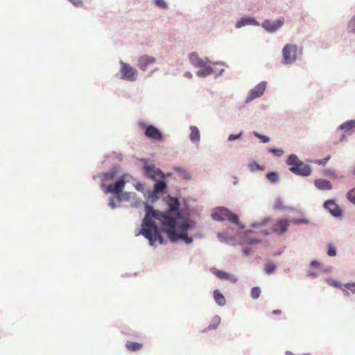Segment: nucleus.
Instances as JSON below:
<instances>
[{"label": "nucleus", "mask_w": 355, "mask_h": 355, "mask_svg": "<svg viewBox=\"0 0 355 355\" xmlns=\"http://www.w3.org/2000/svg\"><path fill=\"white\" fill-rule=\"evenodd\" d=\"M139 125L144 129V135L146 137L150 139H153L156 141L162 140V134L157 128L153 125H147L146 123L140 121L139 122Z\"/></svg>", "instance_id": "20e7f679"}, {"label": "nucleus", "mask_w": 355, "mask_h": 355, "mask_svg": "<svg viewBox=\"0 0 355 355\" xmlns=\"http://www.w3.org/2000/svg\"><path fill=\"white\" fill-rule=\"evenodd\" d=\"M327 282L329 285L336 288H338L340 290H342L343 292H345V295L348 296L349 295V292L345 290V288H343V285H342L339 282L332 279H327Z\"/></svg>", "instance_id": "412c9836"}, {"label": "nucleus", "mask_w": 355, "mask_h": 355, "mask_svg": "<svg viewBox=\"0 0 355 355\" xmlns=\"http://www.w3.org/2000/svg\"><path fill=\"white\" fill-rule=\"evenodd\" d=\"M284 24V19L275 21L266 20L261 26L269 33H273Z\"/></svg>", "instance_id": "1a4fd4ad"}, {"label": "nucleus", "mask_w": 355, "mask_h": 355, "mask_svg": "<svg viewBox=\"0 0 355 355\" xmlns=\"http://www.w3.org/2000/svg\"><path fill=\"white\" fill-rule=\"evenodd\" d=\"M348 28L349 31L355 33V15L349 21Z\"/></svg>", "instance_id": "c9c22d12"}, {"label": "nucleus", "mask_w": 355, "mask_h": 355, "mask_svg": "<svg viewBox=\"0 0 355 355\" xmlns=\"http://www.w3.org/2000/svg\"><path fill=\"white\" fill-rule=\"evenodd\" d=\"M266 82H261L252 89L249 92L247 101H251L253 99L261 96L266 90Z\"/></svg>", "instance_id": "6e6552de"}, {"label": "nucleus", "mask_w": 355, "mask_h": 355, "mask_svg": "<svg viewBox=\"0 0 355 355\" xmlns=\"http://www.w3.org/2000/svg\"><path fill=\"white\" fill-rule=\"evenodd\" d=\"M109 206L112 208V209H114L116 205L115 204V198H110V200H109Z\"/></svg>", "instance_id": "37998d69"}, {"label": "nucleus", "mask_w": 355, "mask_h": 355, "mask_svg": "<svg viewBox=\"0 0 355 355\" xmlns=\"http://www.w3.org/2000/svg\"><path fill=\"white\" fill-rule=\"evenodd\" d=\"M242 135V132H240L237 135H230L228 137L229 141H234L237 139H239Z\"/></svg>", "instance_id": "a19ab883"}, {"label": "nucleus", "mask_w": 355, "mask_h": 355, "mask_svg": "<svg viewBox=\"0 0 355 355\" xmlns=\"http://www.w3.org/2000/svg\"><path fill=\"white\" fill-rule=\"evenodd\" d=\"M214 298L215 302L219 306H224L225 304V303H226V300H225V297L218 290H215L214 291Z\"/></svg>", "instance_id": "a211bd4d"}, {"label": "nucleus", "mask_w": 355, "mask_h": 355, "mask_svg": "<svg viewBox=\"0 0 355 355\" xmlns=\"http://www.w3.org/2000/svg\"><path fill=\"white\" fill-rule=\"evenodd\" d=\"M211 217L213 219L216 220H228L232 223L236 224L238 225L240 228H244L245 226L242 225L239 220L237 215L232 213L229 209L224 208V207H220L216 209L212 214Z\"/></svg>", "instance_id": "f03ea898"}, {"label": "nucleus", "mask_w": 355, "mask_h": 355, "mask_svg": "<svg viewBox=\"0 0 355 355\" xmlns=\"http://www.w3.org/2000/svg\"><path fill=\"white\" fill-rule=\"evenodd\" d=\"M353 173H354V175H355V166H354V168L353 170Z\"/></svg>", "instance_id": "13d9d810"}, {"label": "nucleus", "mask_w": 355, "mask_h": 355, "mask_svg": "<svg viewBox=\"0 0 355 355\" xmlns=\"http://www.w3.org/2000/svg\"><path fill=\"white\" fill-rule=\"evenodd\" d=\"M144 169L146 175L155 180H157L158 178H164L162 172L159 169L155 168L153 165L146 166H144Z\"/></svg>", "instance_id": "f8f14e48"}, {"label": "nucleus", "mask_w": 355, "mask_h": 355, "mask_svg": "<svg viewBox=\"0 0 355 355\" xmlns=\"http://www.w3.org/2000/svg\"><path fill=\"white\" fill-rule=\"evenodd\" d=\"M173 170L177 172L180 178L182 180L190 179V174L186 169L181 167H175Z\"/></svg>", "instance_id": "6ab92c4d"}, {"label": "nucleus", "mask_w": 355, "mask_h": 355, "mask_svg": "<svg viewBox=\"0 0 355 355\" xmlns=\"http://www.w3.org/2000/svg\"><path fill=\"white\" fill-rule=\"evenodd\" d=\"M220 323V318L218 315H215L212 318L210 324L208 327V329H216Z\"/></svg>", "instance_id": "b1692460"}, {"label": "nucleus", "mask_w": 355, "mask_h": 355, "mask_svg": "<svg viewBox=\"0 0 355 355\" xmlns=\"http://www.w3.org/2000/svg\"><path fill=\"white\" fill-rule=\"evenodd\" d=\"M189 59L191 64L196 67H202L205 65V62L200 58H199L198 55L196 53H191Z\"/></svg>", "instance_id": "f3484780"}, {"label": "nucleus", "mask_w": 355, "mask_h": 355, "mask_svg": "<svg viewBox=\"0 0 355 355\" xmlns=\"http://www.w3.org/2000/svg\"><path fill=\"white\" fill-rule=\"evenodd\" d=\"M116 177V172L114 171H110L109 172L105 173L103 174V182L105 183V181L112 180Z\"/></svg>", "instance_id": "a878e982"}, {"label": "nucleus", "mask_w": 355, "mask_h": 355, "mask_svg": "<svg viewBox=\"0 0 355 355\" xmlns=\"http://www.w3.org/2000/svg\"><path fill=\"white\" fill-rule=\"evenodd\" d=\"M155 59L153 57L144 55L141 56L138 61V67L142 70H146L148 67L153 64Z\"/></svg>", "instance_id": "ddd939ff"}, {"label": "nucleus", "mask_w": 355, "mask_h": 355, "mask_svg": "<svg viewBox=\"0 0 355 355\" xmlns=\"http://www.w3.org/2000/svg\"><path fill=\"white\" fill-rule=\"evenodd\" d=\"M269 152H270L271 153L277 157L282 156L284 153V151L282 150L276 148H270Z\"/></svg>", "instance_id": "58836bf2"}, {"label": "nucleus", "mask_w": 355, "mask_h": 355, "mask_svg": "<svg viewBox=\"0 0 355 355\" xmlns=\"http://www.w3.org/2000/svg\"><path fill=\"white\" fill-rule=\"evenodd\" d=\"M324 207L334 217H340L343 215L342 209L333 200L326 201Z\"/></svg>", "instance_id": "0eeeda50"}, {"label": "nucleus", "mask_w": 355, "mask_h": 355, "mask_svg": "<svg viewBox=\"0 0 355 355\" xmlns=\"http://www.w3.org/2000/svg\"><path fill=\"white\" fill-rule=\"evenodd\" d=\"M166 182L163 180H157L154 186V191L156 193H159L164 191L166 189Z\"/></svg>", "instance_id": "4be33fe9"}, {"label": "nucleus", "mask_w": 355, "mask_h": 355, "mask_svg": "<svg viewBox=\"0 0 355 355\" xmlns=\"http://www.w3.org/2000/svg\"><path fill=\"white\" fill-rule=\"evenodd\" d=\"M245 25H255L259 26V23L253 17L241 18L236 22V28H241Z\"/></svg>", "instance_id": "dca6fc26"}, {"label": "nucleus", "mask_w": 355, "mask_h": 355, "mask_svg": "<svg viewBox=\"0 0 355 355\" xmlns=\"http://www.w3.org/2000/svg\"><path fill=\"white\" fill-rule=\"evenodd\" d=\"M320 265V263L315 260L312 261L310 263V266L313 268H318Z\"/></svg>", "instance_id": "c03bdc74"}, {"label": "nucleus", "mask_w": 355, "mask_h": 355, "mask_svg": "<svg viewBox=\"0 0 355 355\" xmlns=\"http://www.w3.org/2000/svg\"><path fill=\"white\" fill-rule=\"evenodd\" d=\"M315 186L322 190H330L332 189V184L324 179H316L314 181Z\"/></svg>", "instance_id": "2eb2a0df"}, {"label": "nucleus", "mask_w": 355, "mask_h": 355, "mask_svg": "<svg viewBox=\"0 0 355 355\" xmlns=\"http://www.w3.org/2000/svg\"><path fill=\"white\" fill-rule=\"evenodd\" d=\"M276 266L272 262H268L266 263L264 270L268 274H270L274 272Z\"/></svg>", "instance_id": "c85d7f7f"}, {"label": "nucleus", "mask_w": 355, "mask_h": 355, "mask_svg": "<svg viewBox=\"0 0 355 355\" xmlns=\"http://www.w3.org/2000/svg\"><path fill=\"white\" fill-rule=\"evenodd\" d=\"M272 313V314H275V315H279L281 313V311L280 310H274Z\"/></svg>", "instance_id": "8fccbe9b"}, {"label": "nucleus", "mask_w": 355, "mask_h": 355, "mask_svg": "<svg viewBox=\"0 0 355 355\" xmlns=\"http://www.w3.org/2000/svg\"><path fill=\"white\" fill-rule=\"evenodd\" d=\"M214 274L220 279H227L232 283H236L238 281L237 277L231 273L225 272L218 270H215L214 271Z\"/></svg>", "instance_id": "4468645a"}, {"label": "nucleus", "mask_w": 355, "mask_h": 355, "mask_svg": "<svg viewBox=\"0 0 355 355\" xmlns=\"http://www.w3.org/2000/svg\"><path fill=\"white\" fill-rule=\"evenodd\" d=\"M200 137V136L198 129L195 126L191 127L190 139L193 142H198Z\"/></svg>", "instance_id": "aec40b11"}, {"label": "nucleus", "mask_w": 355, "mask_h": 355, "mask_svg": "<svg viewBox=\"0 0 355 355\" xmlns=\"http://www.w3.org/2000/svg\"><path fill=\"white\" fill-rule=\"evenodd\" d=\"M289 226V220L284 218L277 219L272 230L274 232L282 234L286 232Z\"/></svg>", "instance_id": "9b49d317"}, {"label": "nucleus", "mask_w": 355, "mask_h": 355, "mask_svg": "<svg viewBox=\"0 0 355 355\" xmlns=\"http://www.w3.org/2000/svg\"><path fill=\"white\" fill-rule=\"evenodd\" d=\"M125 184V181L122 178L119 180H117L114 184H110L107 186H106L105 183L102 182L101 187L105 193H111L116 196L119 193L122 192Z\"/></svg>", "instance_id": "39448f33"}, {"label": "nucleus", "mask_w": 355, "mask_h": 355, "mask_svg": "<svg viewBox=\"0 0 355 355\" xmlns=\"http://www.w3.org/2000/svg\"><path fill=\"white\" fill-rule=\"evenodd\" d=\"M297 45L286 44L282 49L283 63L286 64L293 63L297 59Z\"/></svg>", "instance_id": "7ed1b4c3"}, {"label": "nucleus", "mask_w": 355, "mask_h": 355, "mask_svg": "<svg viewBox=\"0 0 355 355\" xmlns=\"http://www.w3.org/2000/svg\"><path fill=\"white\" fill-rule=\"evenodd\" d=\"M243 252L246 254V255H248L250 254V250H248V249H245L243 250Z\"/></svg>", "instance_id": "603ef678"}, {"label": "nucleus", "mask_w": 355, "mask_h": 355, "mask_svg": "<svg viewBox=\"0 0 355 355\" xmlns=\"http://www.w3.org/2000/svg\"><path fill=\"white\" fill-rule=\"evenodd\" d=\"M343 288L345 291L349 290L352 293H355V283H347L343 285Z\"/></svg>", "instance_id": "473e14b6"}, {"label": "nucleus", "mask_w": 355, "mask_h": 355, "mask_svg": "<svg viewBox=\"0 0 355 355\" xmlns=\"http://www.w3.org/2000/svg\"><path fill=\"white\" fill-rule=\"evenodd\" d=\"M155 3L157 7L165 9L168 7V4L164 0H155Z\"/></svg>", "instance_id": "72a5a7b5"}, {"label": "nucleus", "mask_w": 355, "mask_h": 355, "mask_svg": "<svg viewBox=\"0 0 355 355\" xmlns=\"http://www.w3.org/2000/svg\"><path fill=\"white\" fill-rule=\"evenodd\" d=\"M290 171L295 175L307 176L311 174V167L302 162H300L295 166H291Z\"/></svg>", "instance_id": "423d86ee"}, {"label": "nucleus", "mask_w": 355, "mask_h": 355, "mask_svg": "<svg viewBox=\"0 0 355 355\" xmlns=\"http://www.w3.org/2000/svg\"><path fill=\"white\" fill-rule=\"evenodd\" d=\"M340 128L341 130H349L350 129H352V128H355V121L352 120V121L345 122V123H343L340 126Z\"/></svg>", "instance_id": "bb28decb"}, {"label": "nucleus", "mask_w": 355, "mask_h": 355, "mask_svg": "<svg viewBox=\"0 0 355 355\" xmlns=\"http://www.w3.org/2000/svg\"><path fill=\"white\" fill-rule=\"evenodd\" d=\"M345 135H343V136L341 137V138L340 139V141H343V139H345Z\"/></svg>", "instance_id": "864d4df0"}, {"label": "nucleus", "mask_w": 355, "mask_h": 355, "mask_svg": "<svg viewBox=\"0 0 355 355\" xmlns=\"http://www.w3.org/2000/svg\"><path fill=\"white\" fill-rule=\"evenodd\" d=\"M142 345L138 343L135 342V351L141 349Z\"/></svg>", "instance_id": "de8ad7c7"}, {"label": "nucleus", "mask_w": 355, "mask_h": 355, "mask_svg": "<svg viewBox=\"0 0 355 355\" xmlns=\"http://www.w3.org/2000/svg\"><path fill=\"white\" fill-rule=\"evenodd\" d=\"M327 254L330 257H334L336 254V248L331 244L328 245Z\"/></svg>", "instance_id": "f704fd0d"}, {"label": "nucleus", "mask_w": 355, "mask_h": 355, "mask_svg": "<svg viewBox=\"0 0 355 355\" xmlns=\"http://www.w3.org/2000/svg\"><path fill=\"white\" fill-rule=\"evenodd\" d=\"M266 178L272 183H276L279 180V175L276 172H270L266 174Z\"/></svg>", "instance_id": "393cba45"}, {"label": "nucleus", "mask_w": 355, "mask_h": 355, "mask_svg": "<svg viewBox=\"0 0 355 355\" xmlns=\"http://www.w3.org/2000/svg\"><path fill=\"white\" fill-rule=\"evenodd\" d=\"M184 76L187 78H191L192 77V74L190 72H187Z\"/></svg>", "instance_id": "3c124183"}, {"label": "nucleus", "mask_w": 355, "mask_h": 355, "mask_svg": "<svg viewBox=\"0 0 355 355\" xmlns=\"http://www.w3.org/2000/svg\"><path fill=\"white\" fill-rule=\"evenodd\" d=\"M127 348L130 350H133V343L132 342H128L126 344Z\"/></svg>", "instance_id": "49530a36"}, {"label": "nucleus", "mask_w": 355, "mask_h": 355, "mask_svg": "<svg viewBox=\"0 0 355 355\" xmlns=\"http://www.w3.org/2000/svg\"><path fill=\"white\" fill-rule=\"evenodd\" d=\"M331 156L328 155L325 158L322 159H317L313 161L315 164H319V165H325L327 162L330 159Z\"/></svg>", "instance_id": "e433bc0d"}, {"label": "nucleus", "mask_w": 355, "mask_h": 355, "mask_svg": "<svg viewBox=\"0 0 355 355\" xmlns=\"http://www.w3.org/2000/svg\"><path fill=\"white\" fill-rule=\"evenodd\" d=\"M289 222L293 223L295 224H302V223L307 224L308 223V220L305 218L292 219Z\"/></svg>", "instance_id": "ea45409f"}, {"label": "nucleus", "mask_w": 355, "mask_h": 355, "mask_svg": "<svg viewBox=\"0 0 355 355\" xmlns=\"http://www.w3.org/2000/svg\"><path fill=\"white\" fill-rule=\"evenodd\" d=\"M309 275L315 276V275L314 273H313V272H310Z\"/></svg>", "instance_id": "6e6d98bb"}, {"label": "nucleus", "mask_w": 355, "mask_h": 355, "mask_svg": "<svg viewBox=\"0 0 355 355\" xmlns=\"http://www.w3.org/2000/svg\"><path fill=\"white\" fill-rule=\"evenodd\" d=\"M254 134L257 137L261 139V142H263V143H267L270 141L269 137H268L267 136L260 135L259 133H258L257 132H254Z\"/></svg>", "instance_id": "4c0bfd02"}, {"label": "nucleus", "mask_w": 355, "mask_h": 355, "mask_svg": "<svg viewBox=\"0 0 355 355\" xmlns=\"http://www.w3.org/2000/svg\"><path fill=\"white\" fill-rule=\"evenodd\" d=\"M275 208H276V209H279V206H277V205L276 204V205H275Z\"/></svg>", "instance_id": "4d7b16f0"}, {"label": "nucleus", "mask_w": 355, "mask_h": 355, "mask_svg": "<svg viewBox=\"0 0 355 355\" xmlns=\"http://www.w3.org/2000/svg\"><path fill=\"white\" fill-rule=\"evenodd\" d=\"M300 161H299L298 157L294 155H291L288 159H287V164L291 166H295L297 163H299Z\"/></svg>", "instance_id": "cd10ccee"}, {"label": "nucleus", "mask_w": 355, "mask_h": 355, "mask_svg": "<svg viewBox=\"0 0 355 355\" xmlns=\"http://www.w3.org/2000/svg\"><path fill=\"white\" fill-rule=\"evenodd\" d=\"M261 294V289L259 287H253L251 290V297L253 299H257Z\"/></svg>", "instance_id": "7c9ffc66"}, {"label": "nucleus", "mask_w": 355, "mask_h": 355, "mask_svg": "<svg viewBox=\"0 0 355 355\" xmlns=\"http://www.w3.org/2000/svg\"><path fill=\"white\" fill-rule=\"evenodd\" d=\"M116 198L119 201L128 200L130 198V194L129 193H119L116 196Z\"/></svg>", "instance_id": "c756f323"}, {"label": "nucleus", "mask_w": 355, "mask_h": 355, "mask_svg": "<svg viewBox=\"0 0 355 355\" xmlns=\"http://www.w3.org/2000/svg\"><path fill=\"white\" fill-rule=\"evenodd\" d=\"M121 69L119 73L116 74V76L121 79L125 80H132L133 76V71L132 68L128 64L121 62Z\"/></svg>", "instance_id": "9d476101"}, {"label": "nucleus", "mask_w": 355, "mask_h": 355, "mask_svg": "<svg viewBox=\"0 0 355 355\" xmlns=\"http://www.w3.org/2000/svg\"><path fill=\"white\" fill-rule=\"evenodd\" d=\"M76 6H83V3L82 0H69Z\"/></svg>", "instance_id": "79ce46f5"}, {"label": "nucleus", "mask_w": 355, "mask_h": 355, "mask_svg": "<svg viewBox=\"0 0 355 355\" xmlns=\"http://www.w3.org/2000/svg\"><path fill=\"white\" fill-rule=\"evenodd\" d=\"M347 199L355 205V187L347 193Z\"/></svg>", "instance_id": "2f4dec72"}, {"label": "nucleus", "mask_w": 355, "mask_h": 355, "mask_svg": "<svg viewBox=\"0 0 355 355\" xmlns=\"http://www.w3.org/2000/svg\"><path fill=\"white\" fill-rule=\"evenodd\" d=\"M168 206L165 213L155 210L149 206L146 207V214L143 220L141 234L148 239L150 245L157 241L160 244L164 243L160 231L165 232L173 242L181 239L187 244L191 243L193 237L189 236L187 232L196 227V223L192 220H184L179 224L177 223L176 218L180 216V202L177 198H170Z\"/></svg>", "instance_id": "f257e3e1"}, {"label": "nucleus", "mask_w": 355, "mask_h": 355, "mask_svg": "<svg viewBox=\"0 0 355 355\" xmlns=\"http://www.w3.org/2000/svg\"><path fill=\"white\" fill-rule=\"evenodd\" d=\"M213 72L212 67L210 66H205L202 69L198 70L197 71V75L198 76L202 77L206 76L211 74Z\"/></svg>", "instance_id": "5701e85b"}, {"label": "nucleus", "mask_w": 355, "mask_h": 355, "mask_svg": "<svg viewBox=\"0 0 355 355\" xmlns=\"http://www.w3.org/2000/svg\"><path fill=\"white\" fill-rule=\"evenodd\" d=\"M259 242H260V241H259V239H250L249 240V242H248V243H249L250 244H254V243H259Z\"/></svg>", "instance_id": "a18cd8bd"}, {"label": "nucleus", "mask_w": 355, "mask_h": 355, "mask_svg": "<svg viewBox=\"0 0 355 355\" xmlns=\"http://www.w3.org/2000/svg\"><path fill=\"white\" fill-rule=\"evenodd\" d=\"M253 165H256L257 168L261 169V166L257 163H254L253 164H250L249 166L251 167L252 169H253V167H252Z\"/></svg>", "instance_id": "09e8293b"}, {"label": "nucleus", "mask_w": 355, "mask_h": 355, "mask_svg": "<svg viewBox=\"0 0 355 355\" xmlns=\"http://www.w3.org/2000/svg\"><path fill=\"white\" fill-rule=\"evenodd\" d=\"M139 187H140V184H138L137 185L135 186L136 189L139 190Z\"/></svg>", "instance_id": "5fc2aeb1"}, {"label": "nucleus", "mask_w": 355, "mask_h": 355, "mask_svg": "<svg viewBox=\"0 0 355 355\" xmlns=\"http://www.w3.org/2000/svg\"><path fill=\"white\" fill-rule=\"evenodd\" d=\"M303 355H309V354H303Z\"/></svg>", "instance_id": "bf43d9fd"}]
</instances>
